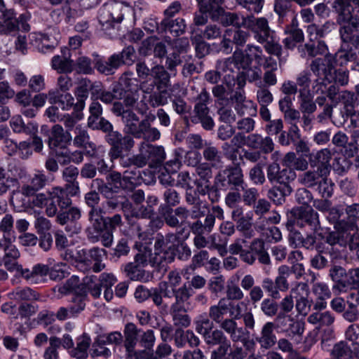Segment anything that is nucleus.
<instances>
[{
  "label": "nucleus",
  "instance_id": "f257e3e1",
  "mask_svg": "<svg viewBox=\"0 0 359 359\" xmlns=\"http://www.w3.org/2000/svg\"><path fill=\"white\" fill-rule=\"evenodd\" d=\"M175 238V235L168 234L167 238L158 233L156 236L154 243V252H152L151 245L143 246L139 244L135 248L138 252L135 256V263H138L142 266L150 265L153 267H164L168 263L174 260V253L168 245V240Z\"/></svg>",
  "mask_w": 359,
  "mask_h": 359
},
{
  "label": "nucleus",
  "instance_id": "f03ea898",
  "mask_svg": "<svg viewBox=\"0 0 359 359\" xmlns=\"http://www.w3.org/2000/svg\"><path fill=\"white\" fill-rule=\"evenodd\" d=\"M203 338L208 346L218 345L211 352L210 359H225L226 355L233 359H241L243 356V348L236 344H231V341L220 329L209 331Z\"/></svg>",
  "mask_w": 359,
  "mask_h": 359
},
{
  "label": "nucleus",
  "instance_id": "7ed1b4c3",
  "mask_svg": "<svg viewBox=\"0 0 359 359\" xmlns=\"http://www.w3.org/2000/svg\"><path fill=\"white\" fill-rule=\"evenodd\" d=\"M335 67L332 54H326L323 57H317L311 61L310 69L316 77L312 85V93L326 90V84L332 83V73H334Z\"/></svg>",
  "mask_w": 359,
  "mask_h": 359
},
{
  "label": "nucleus",
  "instance_id": "20e7f679",
  "mask_svg": "<svg viewBox=\"0 0 359 359\" xmlns=\"http://www.w3.org/2000/svg\"><path fill=\"white\" fill-rule=\"evenodd\" d=\"M126 8L123 4L110 1L99 10L98 21L103 30H107L121 23L124 18Z\"/></svg>",
  "mask_w": 359,
  "mask_h": 359
},
{
  "label": "nucleus",
  "instance_id": "39448f33",
  "mask_svg": "<svg viewBox=\"0 0 359 359\" xmlns=\"http://www.w3.org/2000/svg\"><path fill=\"white\" fill-rule=\"evenodd\" d=\"M29 182V184H23L20 189L14 194L13 197L16 202L21 196L25 197L21 199L20 206L22 208L29 206L30 201L26 198L34 196L39 190L43 189L48 184V177L43 170H36L33 176L30 177Z\"/></svg>",
  "mask_w": 359,
  "mask_h": 359
},
{
  "label": "nucleus",
  "instance_id": "423d86ee",
  "mask_svg": "<svg viewBox=\"0 0 359 359\" xmlns=\"http://www.w3.org/2000/svg\"><path fill=\"white\" fill-rule=\"evenodd\" d=\"M169 289L167 281L160 282L157 287L148 289L143 285L138 286L134 293L135 298L138 302H143L151 298L154 304L158 308H167L168 304L163 297L169 296Z\"/></svg>",
  "mask_w": 359,
  "mask_h": 359
},
{
  "label": "nucleus",
  "instance_id": "0eeeda50",
  "mask_svg": "<svg viewBox=\"0 0 359 359\" xmlns=\"http://www.w3.org/2000/svg\"><path fill=\"white\" fill-rule=\"evenodd\" d=\"M50 203L46 207L48 216L53 217L72 205V200L66 190L60 187H52L48 191Z\"/></svg>",
  "mask_w": 359,
  "mask_h": 359
},
{
  "label": "nucleus",
  "instance_id": "6e6552de",
  "mask_svg": "<svg viewBox=\"0 0 359 359\" xmlns=\"http://www.w3.org/2000/svg\"><path fill=\"white\" fill-rule=\"evenodd\" d=\"M215 184L221 188H226L227 186L231 185L236 189L238 188L244 189V185L246 184L243 170L240 166L230 167L219 172L215 177Z\"/></svg>",
  "mask_w": 359,
  "mask_h": 359
},
{
  "label": "nucleus",
  "instance_id": "1a4fd4ad",
  "mask_svg": "<svg viewBox=\"0 0 359 359\" xmlns=\"http://www.w3.org/2000/svg\"><path fill=\"white\" fill-rule=\"evenodd\" d=\"M245 28L250 30L253 34L255 39L260 43L267 41L273 32L266 18H256L253 15H247Z\"/></svg>",
  "mask_w": 359,
  "mask_h": 359
},
{
  "label": "nucleus",
  "instance_id": "9d476101",
  "mask_svg": "<svg viewBox=\"0 0 359 359\" xmlns=\"http://www.w3.org/2000/svg\"><path fill=\"white\" fill-rule=\"evenodd\" d=\"M107 252L103 248H93L89 250L81 249L78 250L76 259L81 264H84L87 266H92L93 271L98 273L105 268V264L102 263L103 258L106 257Z\"/></svg>",
  "mask_w": 359,
  "mask_h": 359
},
{
  "label": "nucleus",
  "instance_id": "9b49d317",
  "mask_svg": "<svg viewBox=\"0 0 359 359\" xmlns=\"http://www.w3.org/2000/svg\"><path fill=\"white\" fill-rule=\"evenodd\" d=\"M339 34L342 44L346 46H352L355 50H359V19L339 25Z\"/></svg>",
  "mask_w": 359,
  "mask_h": 359
},
{
  "label": "nucleus",
  "instance_id": "f8f14e48",
  "mask_svg": "<svg viewBox=\"0 0 359 359\" xmlns=\"http://www.w3.org/2000/svg\"><path fill=\"white\" fill-rule=\"evenodd\" d=\"M266 176L272 184L289 185V182L294 179L295 173L290 168L280 169V165L273 162L267 166Z\"/></svg>",
  "mask_w": 359,
  "mask_h": 359
},
{
  "label": "nucleus",
  "instance_id": "ddd939ff",
  "mask_svg": "<svg viewBox=\"0 0 359 359\" xmlns=\"http://www.w3.org/2000/svg\"><path fill=\"white\" fill-rule=\"evenodd\" d=\"M169 296L163 297V299L175 297V302L171 304L170 309H177V311L179 309H189L190 306L189 301L194 294V289L190 285L184 283L178 288L169 289Z\"/></svg>",
  "mask_w": 359,
  "mask_h": 359
},
{
  "label": "nucleus",
  "instance_id": "4468645a",
  "mask_svg": "<svg viewBox=\"0 0 359 359\" xmlns=\"http://www.w3.org/2000/svg\"><path fill=\"white\" fill-rule=\"evenodd\" d=\"M140 330L133 323H128L125 325L124 343L123 346L126 349V354L129 359H140V353L135 349L137 343V336L140 333Z\"/></svg>",
  "mask_w": 359,
  "mask_h": 359
},
{
  "label": "nucleus",
  "instance_id": "2eb2a0df",
  "mask_svg": "<svg viewBox=\"0 0 359 359\" xmlns=\"http://www.w3.org/2000/svg\"><path fill=\"white\" fill-rule=\"evenodd\" d=\"M72 139L69 132L65 131L62 126L55 124L50 130L48 140V147L50 151L65 149Z\"/></svg>",
  "mask_w": 359,
  "mask_h": 359
},
{
  "label": "nucleus",
  "instance_id": "dca6fc26",
  "mask_svg": "<svg viewBox=\"0 0 359 359\" xmlns=\"http://www.w3.org/2000/svg\"><path fill=\"white\" fill-rule=\"evenodd\" d=\"M215 13L219 15V22L224 27L233 26L236 28L244 27L247 20V16L239 13L235 12H226L222 8H217L213 13L211 15V18L213 20H217V18Z\"/></svg>",
  "mask_w": 359,
  "mask_h": 359
},
{
  "label": "nucleus",
  "instance_id": "f3484780",
  "mask_svg": "<svg viewBox=\"0 0 359 359\" xmlns=\"http://www.w3.org/2000/svg\"><path fill=\"white\" fill-rule=\"evenodd\" d=\"M100 87V83H93L87 78L81 79L74 90V95L77 102L75 104V111H81L85 107V102L88 97L89 91H95L96 88Z\"/></svg>",
  "mask_w": 359,
  "mask_h": 359
},
{
  "label": "nucleus",
  "instance_id": "a211bd4d",
  "mask_svg": "<svg viewBox=\"0 0 359 359\" xmlns=\"http://www.w3.org/2000/svg\"><path fill=\"white\" fill-rule=\"evenodd\" d=\"M50 65L52 69L59 74L72 73L74 68L69 49L66 47L62 48L60 54L52 57Z\"/></svg>",
  "mask_w": 359,
  "mask_h": 359
},
{
  "label": "nucleus",
  "instance_id": "6ab92c4d",
  "mask_svg": "<svg viewBox=\"0 0 359 359\" xmlns=\"http://www.w3.org/2000/svg\"><path fill=\"white\" fill-rule=\"evenodd\" d=\"M18 31V20L11 9L0 6V34L8 35Z\"/></svg>",
  "mask_w": 359,
  "mask_h": 359
},
{
  "label": "nucleus",
  "instance_id": "aec40b11",
  "mask_svg": "<svg viewBox=\"0 0 359 359\" xmlns=\"http://www.w3.org/2000/svg\"><path fill=\"white\" fill-rule=\"evenodd\" d=\"M352 342L353 348L345 341L336 343L331 351V355L335 359H359V351L356 341L348 340Z\"/></svg>",
  "mask_w": 359,
  "mask_h": 359
},
{
  "label": "nucleus",
  "instance_id": "412c9836",
  "mask_svg": "<svg viewBox=\"0 0 359 359\" xmlns=\"http://www.w3.org/2000/svg\"><path fill=\"white\" fill-rule=\"evenodd\" d=\"M219 325L220 330L227 333L234 343L243 342L247 338L248 332L243 327H238L237 323L233 318H225Z\"/></svg>",
  "mask_w": 359,
  "mask_h": 359
},
{
  "label": "nucleus",
  "instance_id": "4be33fe9",
  "mask_svg": "<svg viewBox=\"0 0 359 359\" xmlns=\"http://www.w3.org/2000/svg\"><path fill=\"white\" fill-rule=\"evenodd\" d=\"M352 0H334L333 8L338 13L337 22L339 25L353 21V19H359L358 15H353V8Z\"/></svg>",
  "mask_w": 359,
  "mask_h": 359
},
{
  "label": "nucleus",
  "instance_id": "5701e85b",
  "mask_svg": "<svg viewBox=\"0 0 359 359\" xmlns=\"http://www.w3.org/2000/svg\"><path fill=\"white\" fill-rule=\"evenodd\" d=\"M346 220L337 222L335 229L342 231L354 230L359 225V204L354 203L346 208Z\"/></svg>",
  "mask_w": 359,
  "mask_h": 359
},
{
  "label": "nucleus",
  "instance_id": "b1692460",
  "mask_svg": "<svg viewBox=\"0 0 359 359\" xmlns=\"http://www.w3.org/2000/svg\"><path fill=\"white\" fill-rule=\"evenodd\" d=\"M216 69H219L221 73V76H223L224 81L229 87L235 85L236 79H238V72L235 71L237 67L232 62V60L228 57L217 61Z\"/></svg>",
  "mask_w": 359,
  "mask_h": 359
},
{
  "label": "nucleus",
  "instance_id": "393cba45",
  "mask_svg": "<svg viewBox=\"0 0 359 359\" xmlns=\"http://www.w3.org/2000/svg\"><path fill=\"white\" fill-rule=\"evenodd\" d=\"M151 76L155 79V81L152 82L149 86L146 87V83L144 82H142L140 85L141 89L144 93H151L156 84L158 86L161 85L166 86L170 81V74L162 65H157L151 68Z\"/></svg>",
  "mask_w": 359,
  "mask_h": 359
},
{
  "label": "nucleus",
  "instance_id": "a878e982",
  "mask_svg": "<svg viewBox=\"0 0 359 359\" xmlns=\"http://www.w3.org/2000/svg\"><path fill=\"white\" fill-rule=\"evenodd\" d=\"M139 149L146 153L148 161L153 164H161L165 158V153L162 146H154L146 142H142Z\"/></svg>",
  "mask_w": 359,
  "mask_h": 359
},
{
  "label": "nucleus",
  "instance_id": "bb28decb",
  "mask_svg": "<svg viewBox=\"0 0 359 359\" xmlns=\"http://www.w3.org/2000/svg\"><path fill=\"white\" fill-rule=\"evenodd\" d=\"M275 324L273 322L266 323L261 330L260 336L257 338V341L262 348L269 349L276 343V337L273 332Z\"/></svg>",
  "mask_w": 359,
  "mask_h": 359
},
{
  "label": "nucleus",
  "instance_id": "cd10ccee",
  "mask_svg": "<svg viewBox=\"0 0 359 359\" xmlns=\"http://www.w3.org/2000/svg\"><path fill=\"white\" fill-rule=\"evenodd\" d=\"M10 126L15 133H25L27 135H35L38 131V125L34 122L25 123L20 115L13 116L9 122Z\"/></svg>",
  "mask_w": 359,
  "mask_h": 359
},
{
  "label": "nucleus",
  "instance_id": "c85d7f7f",
  "mask_svg": "<svg viewBox=\"0 0 359 359\" xmlns=\"http://www.w3.org/2000/svg\"><path fill=\"white\" fill-rule=\"evenodd\" d=\"M135 145V141L130 135L122 136L118 142L111 147L109 151V156L111 161H113L123 156V151H130Z\"/></svg>",
  "mask_w": 359,
  "mask_h": 359
},
{
  "label": "nucleus",
  "instance_id": "c756f323",
  "mask_svg": "<svg viewBox=\"0 0 359 359\" xmlns=\"http://www.w3.org/2000/svg\"><path fill=\"white\" fill-rule=\"evenodd\" d=\"M92 96H95L97 99H100L105 104H110L114 100H120L123 97V89L120 86H115L111 91H107L102 89L100 83V87L96 88L95 91L92 92Z\"/></svg>",
  "mask_w": 359,
  "mask_h": 359
},
{
  "label": "nucleus",
  "instance_id": "7c9ffc66",
  "mask_svg": "<svg viewBox=\"0 0 359 359\" xmlns=\"http://www.w3.org/2000/svg\"><path fill=\"white\" fill-rule=\"evenodd\" d=\"M194 114L191 118L193 123H201L202 127L206 130H210L214 128L215 122L210 114L208 107L194 108Z\"/></svg>",
  "mask_w": 359,
  "mask_h": 359
},
{
  "label": "nucleus",
  "instance_id": "2f4dec72",
  "mask_svg": "<svg viewBox=\"0 0 359 359\" xmlns=\"http://www.w3.org/2000/svg\"><path fill=\"white\" fill-rule=\"evenodd\" d=\"M196 175L202 180V182L196 180L198 191L201 194L205 195L208 190L209 179L212 176V170L210 165L207 163H201L195 169Z\"/></svg>",
  "mask_w": 359,
  "mask_h": 359
},
{
  "label": "nucleus",
  "instance_id": "473e14b6",
  "mask_svg": "<svg viewBox=\"0 0 359 359\" xmlns=\"http://www.w3.org/2000/svg\"><path fill=\"white\" fill-rule=\"evenodd\" d=\"M230 309V303L225 298L219 300L217 304L211 306L209 309V317L212 322L219 324L224 318V316Z\"/></svg>",
  "mask_w": 359,
  "mask_h": 359
},
{
  "label": "nucleus",
  "instance_id": "72a5a7b5",
  "mask_svg": "<svg viewBox=\"0 0 359 359\" xmlns=\"http://www.w3.org/2000/svg\"><path fill=\"white\" fill-rule=\"evenodd\" d=\"M299 219L311 227L315 233L321 229L318 214L311 208H301L298 215Z\"/></svg>",
  "mask_w": 359,
  "mask_h": 359
},
{
  "label": "nucleus",
  "instance_id": "f704fd0d",
  "mask_svg": "<svg viewBox=\"0 0 359 359\" xmlns=\"http://www.w3.org/2000/svg\"><path fill=\"white\" fill-rule=\"evenodd\" d=\"M161 29L162 31L169 32L174 36H179L185 32V21L182 18L175 20L165 18L161 22Z\"/></svg>",
  "mask_w": 359,
  "mask_h": 359
},
{
  "label": "nucleus",
  "instance_id": "c9c22d12",
  "mask_svg": "<svg viewBox=\"0 0 359 359\" xmlns=\"http://www.w3.org/2000/svg\"><path fill=\"white\" fill-rule=\"evenodd\" d=\"M161 133L156 128L151 126L148 119H144L140 122V132L137 138H142L146 142H154L158 140Z\"/></svg>",
  "mask_w": 359,
  "mask_h": 359
},
{
  "label": "nucleus",
  "instance_id": "e433bc0d",
  "mask_svg": "<svg viewBox=\"0 0 359 359\" xmlns=\"http://www.w3.org/2000/svg\"><path fill=\"white\" fill-rule=\"evenodd\" d=\"M335 320L334 316L329 311H315L307 318V321L312 325H318L320 327L332 325Z\"/></svg>",
  "mask_w": 359,
  "mask_h": 359
},
{
  "label": "nucleus",
  "instance_id": "4c0bfd02",
  "mask_svg": "<svg viewBox=\"0 0 359 359\" xmlns=\"http://www.w3.org/2000/svg\"><path fill=\"white\" fill-rule=\"evenodd\" d=\"M332 154L331 151L327 149H322L316 154V160L317 161V168L320 175H329L330 171V161Z\"/></svg>",
  "mask_w": 359,
  "mask_h": 359
},
{
  "label": "nucleus",
  "instance_id": "58836bf2",
  "mask_svg": "<svg viewBox=\"0 0 359 359\" xmlns=\"http://www.w3.org/2000/svg\"><path fill=\"white\" fill-rule=\"evenodd\" d=\"M122 121L124 123L125 133L137 138L140 132L139 117L133 111L126 112Z\"/></svg>",
  "mask_w": 359,
  "mask_h": 359
},
{
  "label": "nucleus",
  "instance_id": "ea45409f",
  "mask_svg": "<svg viewBox=\"0 0 359 359\" xmlns=\"http://www.w3.org/2000/svg\"><path fill=\"white\" fill-rule=\"evenodd\" d=\"M74 134L73 141L76 147L87 148L88 146L92 149H95V145L90 142V137L86 126L82 125L76 126Z\"/></svg>",
  "mask_w": 359,
  "mask_h": 359
},
{
  "label": "nucleus",
  "instance_id": "a19ab883",
  "mask_svg": "<svg viewBox=\"0 0 359 359\" xmlns=\"http://www.w3.org/2000/svg\"><path fill=\"white\" fill-rule=\"evenodd\" d=\"M335 65L344 66L356 57V53L351 46L341 45L337 52L333 55Z\"/></svg>",
  "mask_w": 359,
  "mask_h": 359
},
{
  "label": "nucleus",
  "instance_id": "79ce46f5",
  "mask_svg": "<svg viewBox=\"0 0 359 359\" xmlns=\"http://www.w3.org/2000/svg\"><path fill=\"white\" fill-rule=\"evenodd\" d=\"M292 188L290 185L274 186L268 191V197L276 205H281L285 202V198L290 194Z\"/></svg>",
  "mask_w": 359,
  "mask_h": 359
},
{
  "label": "nucleus",
  "instance_id": "37998d69",
  "mask_svg": "<svg viewBox=\"0 0 359 359\" xmlns=\"http://www.w3.org/2000/svg\"><path fill=\"white\" fill-rule=\"evenodd\" d=\"M189 228L194 235L205 234L210 233L213 229V217L210 215H206L204 222L199 219L189 224Z\"/></svg>",
  "mask_w": 359,
  "mask_h": 359
},
{
  "label": "nucleus",
  "instance_id": "c03bdc74",
  "mask_svg": "<svg viewBox=\"0 0 359 359\" xmlns=\"http://www.w3.org/2000/svg\"><path fill=\"white\" fill-rule=\"evenodd\" d=\"M250 250L253 255L258 256V260L263 264H270L271 259L269 253L264 248V242L262 239H255L250 245Z\"/></svg>",
  "mask_w": 359,
  "mask_h": 359
},
{
  "label": "nucleus",
  "instance_id": "a18cd8bd",
  "mask_svg": "<svg viewBox=\"0 0 359 359\" xmlns=\"http://www.w3.org/2000/svg\"><path fill=\"white\" fill-rule=\"evenodd\" d=\"M11 299L21 301H32L39 298V294L29 287H18L8 294Z\"/></svg>",
  "mask_w": 359,
  "mask_h": 359
},
{
  "label": "nucleus",
  "instance_id": "49530a36",
  "mask_svg": "<svg viewBox=\"0 0 359 359\" xmlns=\"http://www.w3.org/2000/svg\"><path fill=\"white\" fill-rule=\"evenodd\" d=\"M203 156L205 161H208L212 166H218L222 163V156L217 147L211 144H205L203 151Z\"/></svg>",
  "mask_w": 359,
  "mask_h": 359
},
{
  "label": "nucleus",
  "instance_id": "de8ad7c7",
  "mask_svg": "<svg viewBox=\"0 0 359 359\" xmlns=\"http://www.w3.org/2000/svg\"><path fill=\"white\" fill-rule=\"evenodd\" d=\"M172 352V347L166 342L162 341L158 344L152 351H143L144 359H163L171 355Z\"/></svg>",
  "mask_w": 359,
  "mask_h": 359
},
{
  "label": "nucleus",
  "instance_id": "09e8293b",
  "mask_svg": "<svg viewBox=\"0 0 359 359\" xmlns=\"http://www.w3.org/2000/svg\"><path fill=\"white\" fill-rule=\"evenodd\" d=\"M196 331L203 337L209 331L212 330L214 324L211 318L206 313H201L194 319Z\"/></svg>",
  "mask_w": 359,
  "mask_h": 359
},
{
  "label": "nucleus",
  "instance_id": "8fccbe9b",
  "mask_svg": "<svg viewBox=\"0 0 359 359\" xmlns=\"http://www.w3.org/2000/svg\"><path fill=\"white\" fill-rule=\"evenodd\" d=\"M67 210L59 212L57 215V221L60 224H66L69 222L77 223L81 218V210L76 207H69Z\"/></svg>",
  "mask_w": 359,
  "mask_h": 359
},
{
  "label": "nucleus",
  "instance_id": "3c124183",
  "mask_svg": "<svg viewBox=\"0 0 359 359\" xmlns=\"http://www.w3.org/2000/svg\"><path fill=\"white\" fill-rule=\"evenodd\" d=\"M346 274L345 269L340 266L334 265L330 270V276L332 280L337 283L334 286V288H337L340 291L344 290V289L349 286L347 284V280L345 281L342 280V278Z\"/></svg>",
  "mask_w": 359,
  "mask_h": 359
},
{
  "label": "nucleus",
  "instance_id": "603ef678",
  "mask_svg": "<svg viewBox=\"0 0 359 359\" xmlns=\"http://www.w3.org/2000/svg\"><path fill=\"white\" fill-rule=\"evenodd\" d=\"M83 290L88 292L90 294L97 298L100 296L102 292V286L96 276H86L83 279Z\"/></svg>",
  "mask_w": 359,
  "mask_h": 359
},
{
  "label": "nucleus",
  "instance_id": "864d4df0",
  "mask_svg": "<svg viewBox=\"0 0 359 359\" xmlns=\"http://www.w3.org/2000/svg\"><path fill=\"white\" fill-rule=\"evenodd\" d=\"M133 228L137 237L135 243V248H137L139 244H142L143 246L151 245L152 238L151 235L143 229L140 219L133 224Z\"/></svg>",
  "mask_w": 359,
  "mask_h": 359
},
{
  "label": "nucleus",
  "instance_id": "5fc2aeb1",
  "mask_svg": "<svg viewBox=\"0 0 359 359\" xmlns=\"http://www.w3.org/2000/svg\"><path fill=\"white\" fill-rule=\"evenodd\" d=\"M339 99L344 104L346 113L353 115L357 104V97L355 93L348 90H343L339 94Z\"/></svg>",
  "mask_w": 359,
  "mask_h": 359
},
{
  "label": "nucleus",
  "instance_id": "6e6d98bb",
  "mask_svg": "<svg viewBox=\"0 0 359 359\" xmlns=\"http://www.w3.org/2000/svg\"><path fill=\"white\" fill-rule=\"evenodd\" d=\"M328 175H320L318 168L316 170H309L299 176V180L306 187H311L320 181V178L327 177Z\"/></svg>",
  "mask_w": 359,
  "mask_h": 359
},
{
  "label": "nucleus",
  "instance_id": "4d7b16f0",
  "mask_svg": "<svg viewBox=\"0 0 359 359\" xmlns=\"http://www.w3.org/2000/svg\"><path fill=\"white\" fill-rule=\"evenodd\" d=\"M91 339L83 334L78 339L76 347L72 351V354L78 359H83L87 356V351L90 345Z\"/></svg>",
  "mask_w": 359,
  "mask_h": 359
},
{
  "label": "nucleus",
  "instance_id": "13d9d810",
  "mask_svg": "<svg viewBox=\"0 0 359 359\" xmlns=\"http://www.w3.org/2000/svg\"><path fill=\"white\" fill-rule=\"evenodd\" d=\"M229 59L232 60V62L237 69L242 68L243 69H247L250 67L252 63L249 59L248 53L245 52V50L238 48L236 49L232 56L229 57Z\"/></svg>",
  "mask_w": 359,
  "mask_h": 359
},
{
  "label": "nucleus",
  "instance_id": "bf43d9fd",
  "mask_svg": "<svg viewBox=\"0 0 359 359\" xmlns=\"http://www.w3.org/2000/svg\"><path fill=\"white\" fill-rule=\"evenodd\" d=\"M144 266L140 265L138 263L130 262L128 263L124 268V271L128 278L131 280H142L144 278V270L142 269Z\"/></svg>",
  "mask_w": 359,
  "mask_h": 359
},
{
  "label": "nucleus",
  "instance_id": "052dcab7",
  "mask_svg": "<svg viewBox=\"0 0 359 359\" xmlns=\"http://www.w3.org/2000/svg\"><path fill=\"white\" fill-rule=\"evenodd\" d=\"M189 309H170L173 323L175 326L182 327H188L191 325V318L188 314L182 313H186Z\"/></svg>",
  "mask_w": 359,
  "mask_h": 359
},
{
  "label": "nucleus",
  "instance_id": "680f3d73",
  "mask_svg": "<svg viewBox=\"0 0 359 359\" xmlns=\"http://www.w3.org/2000/svg\"><path fill=\"white\" fill-rule=\"evenodd\" d=\"M81 290L82 294L73 295L69 305L75 317L83 311L86 307V291L83 289Z\"/></svg>",
  "mask_w": 359,
  "mask_h": 359
},
{
  "label": "nucleus",
  "instance_id": "e2e57ef3",
  "mask_svg": "<svg viewBox=\"0 0 359 359\" xmlns=\"http://www.w3.org/2000/svg\"><path fill=\"white\" fill-rule=\"evenodd\" d=\"M227 35H231L233 43L237 47H243L250 36L248 31L236 28V29H227Z\"/></svg>",
  "mask_w": 359,
  "mask_h": 359
},
{
  "label": "nucleus",
  "instance_id": "0e129e2a",
  "mask_svg": "<svg viewBox=\"0 0 359 359\" xmlns=\"http://www.w3.org/2000/svg\"><path fill=\"white\" fill-rule=\"evenodd\" d=\"M251 220V217L246 215L245 217H242L236 222L237 230L241 232L243 237H245V238H251L254 236Z\"/></svg>",
  "mask_w": 359,
  "mask_h": 359
},
{
  "label": "nucleus",
  "instance_id": "69168bd1",
  "mask_svg": "<svg viewBox=\"0 0 359 359\" xmlns=\"http://www.w3.org/2000/svg\"><path fill=\"white\" fill-rule=\"evenodd\" d=\"M289 34L283 41L285 47L287 49H293L297 43L302 42L304 39V33L302 29L285 30Z\"/></svg>",
  "mask_w": 359,
  "mask_h": 359
},
{
  "label": "nucleus",
  "instance_id": "338daca9",
  "mask_svg": "<svg viewBox=\"0 0 359 359\" xmlns=\"http://www.w3.org/2000/svg\"><path fill=\"white\" fill-rule=\"evenodd\" d=\"M299 98L300 100L299 109L303 114H310L316 110V104L313 101L311 93L305 94L304 92H300Z\"/></svg>",
  "mask_w": 359,
  "mask_h": 359
},
{
  "label": "nucleus",
  "instance_id": "774afa93",
  "mask_svg": "<svg viewBox=\"0 0 359 359\" xmlns=\"http://www.w3.org/2000/svg\"><path fill=\"white\" fill-rule=\"evenodd\" d=\"M234 108L237 114L241 116H254L257 115V105L254 102L250 100H246L243 102L236 104Z\"/></svg>",
  "mask_w": 359,
  "mask_h": 359
}]
</instances>
